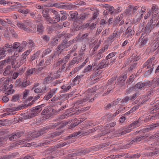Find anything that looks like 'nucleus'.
<instances>
[{
  "label": "nucleus",
  "instance_id": "f257e3e1",
  "mask_svg": "<svg viewBox=\"0 0 159 159\" xmlns=\"http://www.w3.org/2000/svg\"><path fill=\"white\" fill-rule=\"evenodd\" d=\"M44 104L39 105L33 107L30 110V113H28V111L25 113V115L21 118L22 120H25L31 118L38 116L42 110V107H44Z\"/></svg>",
  "mask_w": 159,
  "mask_h": 159
},
{
  "label": "nucleus",
  "instance_id": "f03ea898",
  "mask_svg": "<svg viewBox=\"0 0 159 159\" xmlns=\"http://www.w3.org/2000/svg\"><path fill=\"white\" fill-rule=\"evenodd\" d=\"M155 59V57H152L148 60L143 64V68L147 67V69L150 68L145 72V74L147 75L150 74L152 71L153 69L156 68V66L155 65L157 62L154 61Z\"/></svg>",
  "mask_w": 159,
  "mask_h": 159
},
{
  "label": "nucleus",
  "instance_id": "7ed1b4c3",
  "mask_svg": "<svg viewBox=\"0 0 159 159\" xmlns=\"http://www.w3.org/2000/svg\"><path fill=\"white\" fill-rule=\"evenodd\" d=\"M155 25V23H153V20L152 19L147 24L145 29L143 30V29L142 30L143 33L142 34L141 37H143V35H147L150 33L154 27V26Z\"/></svg>",
  "mask_w": 159,
  "mask_h": 159
},
{
  "label": "nucleus",
  "instance_id": "20e7f679",
  "mask_svg": "<svg viewBox=\"0 0 159 159\" xmlns=\"http://www.w3.org/2000/svg\"><path fill=\"white\" fill-rule=\"evenodd\" d=\"M53 111L50 107H46L42 111L41 114L42 115H45L46 119H48L53 115Z\"/></svg>",
  "mask_w": 159,
  "mask_h": 159
},
{
  "label": "nucleus",
  "instance_id": "39448f33",
  "mask_svg": "<svg viewBox=\"0 0 159 159\" xmlns=\"http://www.w3.org/2000/svg\"><path fill=\"white\" fill-rule=\"evenodd\" d=\"M17 26L19 28H20L21 29H23L25 31L28 32H30L32 33H35L36 31V28H35L33 30H31L28 27L25 25L23 23H17L16 24Z\"/></svg>",
  "mask_w": 159,
  "mask_h": 159
},
{
  "label": "nucleus",
  "instance_id": "423d86ee",
  "mask_svg": "<svg viewBox=\"0 0 159 159\" xmlns=\"http://www.w3.org/2000/svg\"><path fill=\"white\" fill-rule=\"evenodd\" d=\"M60 20V15L59 14L57 15H53L52 18L50 17L48 23L50 24L57 23Z\"/></svg>",
  "mask_w": 159,
  "mask_h": 159
},
{
  "label": "nucleus",
  "instance_id": "0eeeda50",
  "mask_svg": "<svg viewBox=\"0 0 159 159\" xmlns=\"http://www.w3.org/2000/svg\"><path fill=\"white\" fill-rule=\"evenodd\" d=\"M88 14L85 13H83L81 14L80 16H78V18L76 19H75L74 20V22L75 23L77 22L78 23H80L82 22V21L85 20L86 18H88Z\"/></svg>",
  "mask_w": 159,
  "mask_h": 159
},
{
  "label": "nucleus",
  "instance_id": "6e6552de",
  "mask_svg": "<svg viewBox=\"0 0 159 159\" xmlns=\"http://www.w3.org/2000/svg\"><path fill=\"white\" fill-rule=\"evenodd\" d=\"M127 78V74H125L122 77H120L117 80V85H119L120 87H122L124 86L125 84V82Z\"/></svg>",
  "mask_w": 159,
  "mask_h": 159
},
{
  "label": "nucleus",
  "instance_id": "1a4fd4ad",
  "mask_svg": "<svg viewBox=\"0 0 159 159\" xmlns=\"http://www.w3.org/2000/svg\"><path fill=\"white\" fill-rule=\"evenodd\" d=\"M146 35L145 34L143 35V37H141L139 39V42H140L139 45L140 48H141L148 41V38L146 37Z\"/></svg>",
  "mask_w": 159,
  "mask_h": 159
},
{
  "label": "nucleus",
  "instance_id": "9d476101",
  "mask_svg": "<svg viewBox=\"0 0 159 159\" xmlns=\"http://www.w3.org/2000/svg\"><path fill=\"white\" fill-rule=\"evenodd\" d=\"M107 60L106 59L105 60H103L101 62L99 63L97 65V68H96L97 70H98L107 67L108 66V63H107Z\"/></svg>",
  "mask_w": 159,
  "mask_h": 159
},
{
  "label": "nucleus",
  "instance_id": "9b49d317",
  "mask_svg": "<svg viewBox=\"0 0 159 159\" xmlns=\"http://www.w3.org/2000/svg\"><path fill=\"white\" fill-rule=\"evenodd\" d=\"M65 43V42H64L63 40L61 44L58 45L57 48L58 49L57 52H58L59 53H61L63 52L64 49L67 48Z\"/></svg>",
  "mask_w": 159,
  "mask_h": 159
},
{
  "label": "nucleus",
  "instance_id": "f8f14e48",
  "mask_svg": "<svg viewBox=\"0 0 159 159\" xmlns=\"http://www.w3.org/2000/svg\"><path fill=\"white\" fill-rule=\"evenodd\" d=\"M23 134V133L22 132H19L16 133H13L11 135V141L15 140L16 139L20 138L21 135Z\"/></svg>",
  "mask_w": 159,
  "mask_h": 159
},
{
  "label": "nucleus",
  "instance_id": "ddd939ff",
  "mask_svg": "<svg viewBox=\"0 0 159 159\" xmlns=\"http://www.w3.org/2000/svg\"><path fill=\"white\" fill-rule=\"evenodd\" d=\"M70 142H66L64 143H61L60 144H57L55 146L52 147L51 148V150H52L54 152L55 150H57V148H61L63 146H64L67 144H70Z\"/></svg>",
  "mask_w": 159,
  "mask_h": 159
},
{
  "label": "nucleus",
  "instance_id": "4468645a",
  "mask_svg": "<svg viewBox=\"0 0 159 159\" xmlns=\"http://www.w3.org/2000/svg\"><path fill=\"white\" fill-rule=\"evenodd\" d=\"M141 118H139L137 120L133 122L131 124H130L129 125V127L133 126V128H134L140 126L141 124Z\"/></svg>",
  "mask_w": 159,
  "mask_h": 159
},
{
  "label": "nucleus",
  "instance_id": "2eb2a0df",
  "mask_svg": "<svg viewBox=\"0 0 159 159\" xmlns=\"http://www.w3.org/2000/svg\"><path fill=\"white\" fill-rule=\"evenodd\" d=\"M156 125V124H154L153 125L146 126L145 128L142 129L141 131L144 133L148 132L156 128L157 127V126Z\"/></svg>",
  "mask_w": 159,
  "mask_h": 159
},
{
  "label": "nucleus",
  "instance_id": "dca6fc26",
  "mask_svg": "<svg viewBox=\"0 0 159 159\" xmlns=\"http://www.w3.org/2000/svg\"><path fill=\"white\" fill-rule=\"evenodd\" d=\"M49 11L48 9H45L43 10L42 11L43 16L46 20V21L48 22L50 18Z\"/></svg>",
  "mask_w": 159,
  "mask_h": 159
},
{
  "label": "nucleus",
  "instance_id": "f3484780",
  "mask_svg": "<svg viewBox=\"0 0 159 159\" xmlns=\"http://www.w3.org/2000/svg\"><path fill=\"white\" fill-rule=\"evenodd\" d=\"M24 107L23 106H20L18 107H11V115H13L16 113V111L20 110Z\"/></svg>",
  "mask_w": 159,
  "mask_h": 159
},
{
  "label": "nucleus",
  "instance_id": "a211bd4d",
  "mask_svg": "<svg viewBox=\"0 0 159 159\" xmlns=\"http://www.w3.org/2000/svg\"><path fill=\"white\" fill-rule=\"evenodd\" d=\"M37 31L39 34H43L44 27L42 24L40 23L37 25Z\"/></svg>",
  "mask_w": 159,
  "mask_h": 159
},
{
  "label": "nucleus",
  "instance_id": "6ab92c4d",
  "mask_svg": "<svg viewBox=\"0 0 159 159\" xmlns=\"http://www.w3.org/2000/svg\"><path fill=\"white\" fill-rule=\"evenodd\" d=\"M47 152L49 153V154L47 157V159H52L55 157V156H54L55 152L51 150V149L48 150Z\"/></svg>",
  "mask_w": 159,
  "mask_h": 159
},
{
  "label": "nucleus",
  "instance_id": "aec40b11",
  "mask_svg": "<svg viewBox=\"0 0 159 159\" xmlns=\"http://www.w3.org/2000/svg\"><path fill=\"white\" fill-rule=\"evenodd\" d=\"M134 31L131 30L130 27H129L125 32V35H127V37L128 38L130 36H131L133 34H134Z\"/></svg>",
  "mask_w": 159,
  "mask_h": 159
},
{
  "label": "nucleus",
  "instance_id": "412c9836",
  "mask_svg": "<svg viewBox=\"0 0 159 159\" xmlns=\"http://www.w3.org/2000/svg\"><path fill=\"white\" fill-rule=\"evenodd\" d=\"M77 60L78 59L76 57L74 58L73 60L69 63V66L66 68V70L68 69L69 70L71 67L73 65L77 62V63H78V61H77Z\"/></svg>",
  "mask_w": 159,
  "mask_h": 159
},
{
  "label": "nucleus",
  "instance_id": "4be33fe9",
  "mask_svg": "<svg viewBox=\"0 0 159 159\" xmlns=\"http://www.w3.org/2000/svg\"><path fill=\"white\" fill-rule=\"evenodd\" d=\"M143 87H144V85H143V83L142 82H140L137 83L135 86H133L135 90L137 89H142Z\"/></svg>",
  "mask_w": 159,
  "mask_h": 159
},
{
  "label": "nucleus",
  "instance_id": "5701e85b",
  "mask_svg": "<svg viewBox=\"0 0 159 159\" xmlns=\"http://www.w3.org/2000/svg\"><path fill=\"white\" fill-rule=\"evenodd\" d=\"M43 135V133H41L40 131L35 132L31 133L30 136L32 138H35L38 137Z\"/></svg>",
  "mask_w": 159,
  "mask_h": 159
},
{
  "label": "nucleus",
  "instance_id": "b1692460",
  "mask_svg": "<svg viewBox=\"0 0 159 159\" xmlns=\"http://www.w3.org/2000/svg\"><path fill=\"white\" fill-rule=\"evenodd\" d=\"M52 128V126H51V125H49L42 128L39 131L41 133H43V135L46 132V131Z\"/></svg>",
  "mask_w": 159,
  "mask_h": 159
},
{
  "label": "nucleus",
  "instance_id": "393cba45",
  "mask_svg": "<svg viewBox=\"0 0 159 159\" xmlns=\"http://www.w3.org/2000/svg\"><path fill=\"white\" fill-rule=\"evenodd\" d=\"M133 8V6L131 5H129L128 7V9L125 11V14L128 16L130 15L131 14V12Z\"/></svg>",
  "mask_w": 159,
  "mask_h": 159
},
{
  "label": "nucleus",
  "instance_id": "a878e982",
  "mask_svg": "<svg viewBox=\"0 0 159 159\" xmlns=\"http://www.w3.org/2000/svg\"><path fill=\"white\" fill-rule=\"evenodd\" d=\"M58 50H57L53 54L51 55L50 56V60H52L53 59L57 58V57H58L59 55L61 53L57 52Z\"/></svg>",
  "mask_w": 159,
  "mask_h": 159
},
{
  "label": "nucleus",
  "instance_id": "bb28decb",
  "mask_svg": "<svg viewBox=\"0 0 159 159\" xmlns=\"http://www.w3.org/2000/svg\"><path fill=\"white\" fill-rule=\"evenodd\" d=\"M63 41L64 42H65V43L67 48L73 44L75 41L74 39H72L69 41H68L67 39H64Z\"/></svg>",
  "mask_w": 159,
  "mask_h": 159
},
{
  "label": "nucleus",
  "instance_id": "cd10ccee",
  "mask_svg": "<svg viewBox=\"0 0 159 159\" xmlns=\"http://www.w3.org/2000/svg\"><path fill=\"white\" fill-rule=\"evenodd\" d=\"M34 72H36V69L35 68H32L30 69H28L26 71L27 75L30 76Z\"/></svg>",
  "mask_w": 159,
  "mask_h": 159
},
{
  "label": "nucleus",
  "instance_id": "c85d7f7f",
  "mask_svg": "<svg viewBox=\"0 0 159 159\" xmlns=\"http://www.w3.org/2000/svg\"><path fill=\"white\" fill-rule=\"evenodd\" d=\"M10 80L8 78L4 82V89L5 90H7L10 88V85H9Z\"/></svg>",
  "mask_w": 159,
  "mask_h": 159
},
{
  "label": "nucleus",
  "instance_id": "c756f323",
  "mask_svg": "<svg viewBox=\"0 0 159 159\" xmlns=\"http://www.w3.org/2000/svg\"><path fill=\"white\" fill-rule=\"evenodd\" d=\"M40 52L38 51L35 53L33 55L31 56V61H33L35 59L38 58Z\"/></svg>",
  "mask_w": 159,
  "mask_h": 159
},
{
  "label": "nucleus",
  "instance_id": "7c9ffc66",
  "mask_svg": "<svg viewBox=\"0 0 159 159\" xmlns=\"http://www.w3.org/2000/svg\"><path fill=\"white\" fill-rule=\"evenodd\" d=\"M20 45V43L18 42H15L13 45H11V52L12 48L13 49H16Z\"/></svg>",
  "mask_w": 159,
  "mask_h": 159
},
{
  "label": "nucleus",
  "instance_id": "2f4dec72",
  "mask_svg": "<svg viewBox=\"0 0 159 159\" xmlns=\"http://www.w3.org/2000/svg\"><path fill=\"white\" fill-rule=\"evenodd\" d=\"M17 56H15L14 57V56H13V57L12 56H11V61L12 60L11 62V65H12V67L13 68H15L16 67V66L15 65H14L16 63H17L16 62V61L15 60Z\"/></svg>",
  "mask_w": 159,
  "mask_h": 159
},
{
  "label": "nucleus",
  "instance_id": "473e14b6",
  "mask_svg": "<svg viewBox=\"0 0 159 159\" xmlns=\"http://www.w3.org/2000/svg\"><path fill=\"white\" fill-rule=\"evenodd\" d=\"M152 84H155V86H158L159 85V78L158 77H156L154 78L152 82Z\"/></svg>",
  "mask_w": 159,
  "mask_h": 159
},
{
  "label": "nucleus",
  "instance_id": "72a5a7b5",
  "mask_svg": "<svg viewBox=\"0 0 159 159\" xmlns=\"http://www.w3.org/2000/svg\"><path fill=\"white\" fill-rule=\"evenodd\" d=\"M41 38L43 41L46 43L48 42L50 40V37L48 35H43L41 37Z\"/></svg>",
  "mask_w": 159,
  "mask_h": 159
},
{
  "label": "nucleus",
  "instance_id": "f704fd0d",
  "mask_svg": "<svg viewBox=\"0 0 159 159\" xmlns=\"http://www.w3.org/2000/svg\"><path fill=\"white\" fill-rule=\"evenodd\" d=\"M59 39L57 37L54 38L51 41L50 44L51 46H53L57 44Z\"/></svg>",
  "mask_w": 159,
  "mask_h": 159
},
{
  "label": "nucleus",
  "instance_id": "c9c22d12",
  "mask_svg": "<svg viewBox=\"0 0 159 159\" xmlns=\"http://www.w3.org/2000/svg\"><path fill=\"white\" fill-rule=\"evenodd\" d=\"M61 89H63L64 92H65L71 88V86L70 85H63L61 87Z\"/></svg>",
  "mask_w": 159,
  "mask_h": 159
},
{
  "label": "nucleus",
  "instance_id": "e433bc0d",
  "mask_svg": "<svg viewBox=\"0 0 159 159\" xmlns=\"http://www.w3.org/2000/svg\"><path fill=\"white\" fill-rule=\"evenodd\" d=\"M116 77H113L111 79H110L108 80V85L112 84L114 83V85L115 86V85L116 84V83L115 82H114V81L116 80Z\"/></svg>",
  "mask_w": 159,
  "mask_h": 159
},
{
  "label": "nucleus",
  "instance_id": "4c0bfd02",
  "mask_svg": "<svg viewBox=\"0 0 159 159\" xmlns=\"http://www.w3.org/2000/svg\"><path fill=\"white\" fill-rule=\"evenodd\" d=\"M31 51L30 50H27L25 52H24L21 56V57L24 59H26V57L27 56H28L31 52Z\"/></svg>",
  "mask_w": 159,
  "mask_h": 159
},
{
  "label": "nucleus",
  "instance_id": "58836bf2",
  "mask_svg": "<svg viewBox=\"0 0 159 159\" xmlns=\"http://www.w3.org/2000/svg\"><path fill=\"white\" fill-rule=\"evenodd\" d=\"M30 82L29 81H27L26 80H24L22 82V85H21V87H25L30 84Z\"/></svg>",
  "mask_w": 159,
  "mask_h": 159
},
{
  "label": "nucleus",
  "instance_id": "ea45409f",
  "mask_svg": "<svg viewBox=\"0 0 159 159\" xmlns=\"http://www.w3.org/2000/svg\"><path fill=\"white\" fill-rule=\"evenodd\" d=\"M81 134V132H80V131H79V132H75L74 133L71 134L69 136H68L67 137L68 138V139H70L72 137L76 136L77 135Z\"/></svg>",
  "mask_w": 159,
  "mask_h": 159
},
{
  "label": "nucleus",
  "instance_id": "a19ab883",
  "mask_svg": "<svg viewBox=\"0 0 159 159\" xmlns=\"http://www.w3.org/2000/svg\"><path fill=\"white\" fill-rule=\"evenodd\" d=\"M78 14L77 12L75 11L74 13L70 14V15L71 16V18L72 20L74 19L75 20V19H76L77 18H78Z\"/></svg>",
  "mask_w": 159,
  "mask_h": 159
},
{
  "label": "nucleus",
  "instance_id": "79ce46f5",
  "mask_svg": "<svg viewBox=\"0 0 159 159\" xmlns=\"http://www.w3.org/2000/svg\"><path fill=\"white\" fill-rule=\"evenodd\" d=\"M7 53L4 51H3L1 48H0V60L3 57H5Z\"/></svg>",
  "mask_w": 159,
  "mask_h": 159
},
{
  "label": "nucleus",
  "instance_id": "37998d69",
  "mask_svg": "<svg viewBox=\"0 0 159 159\" xmlns=\"http://www.w3.org/2000/svg\"><path fill=\"white\" fill-rule=\"evenodd\" d=\"M109 144V143L107 144H102V145H99L98 146L96 147L95 148H96L95 149H98V150H100L102 149L103 148H104L105 147H107L108 145Z\"/></svg>",
  "mask_w": 159,
  "mask_h": 159
},
{
  "label": "nucleus",
  "instance_id": "c03bdc74",
  "mask_svg": "<svg viewBox=\"0 0 159 159\" xmlns=\"http://www.w3.org/2000/svg\"><path fill=\"white\" fill-rule=\"evenodd\" d=\"M52 141V140L51 139L47 140L44 141L42 143H40V144L39 145H40L41 146H44L45 145L49 144Z\"/></svg>",
  "mask_w": 159,
  "mask_h": 159
},
{
  "label": "nucleus",
  "instance_id": "a18cd8bd",
  "mask_svg": "<svg viewBox=\"0 0 159 159\" xmlns=\"http://www.w3.org/2000/svg\"><path fill=\"white\" fill-rule=\"evenodd\" d=\"M30 90L28 89H25L23 93V98L25 99L27 98L28 95Z\"/></svg>",
  "mask_w": 159,
  "mask_h": 159
},
{
  "label": "nucleus",
  "instance_id": "49530a36",
  "mask_svg": "<svg viewBox=\"0 0 159 159\" xmlns=\"http://www.w3.org/2000/svg\"><path fill=\"white\" fill-rule=\"evenodd\" d=\"M144 137V136H141L140 137H137L136 138H135V139H133V140H132V143H133V142H139L141 141L142 140V139H143V138Z\"/></svg>",
  "mask_w": 159,
  "mask_h": 159
},
{
  "label": "nucleus",
  "instance_id": "de8ad7c7",
  "mask_svg": "<svg viewBox=\"0 0 159 159\" xmlns=\"http://www.w3.org/2000/svg\"><path fill=\"white\" fill-rule=\"evenodd\" d=\"M140 94V92H138L134 94L130 98L131 100H135L137 97H138Z\"/></svg>",
  "mask_w": 159,
  "mask_h": 159
},
{
  "label": "nucleus",
  "instance_id": "09e8293b",
  "mask_svg": "<svg viewBox=\"0 0 159 159\" xmlns=\"http://www.w3.org/2000/svg\"><path fill=\"white\" fill-rule=\"evenodd\" d=\"M11 34L14 38H16L18 37V35L14 30H11Z\"/></svg>",
  "mask_w": 159,
  "mask_h": 159
},
{
  "label": "nucleus",
  "instance_id": "8fccbe9b",
  "mask_svg": "<svg viewBox=\"0 0 159 159\" xmlns=\"http://www.w3.org/2000/svg\"><path fill=\"white\" fill-rule=\"evenodd\" d=\"M10 68V66H8L6 68V70L3 73V75H6L10 74V70L9 69Z\"/></svg>",
  "mask_w": 159,
  "mask_h": 159
},
{
  "label": "nucleus",
  "instance_id": "3c124183",
  "mask_svg": "<svg viewBox=\"0 0 159 159\" xmlns=\"http://www.w3.org/2000/svg\"><path fill=\"white\" fill-rule=\"evenodd\" d=\"M61 17L60 16V20H64L67 19V16H68L67 14L66 13L64 14L61 13Z\"/></svg>",
  "mask_w": 159,
  "mask_h": 159
},
{
  "label": "nucleus",
  "instance_id": "603ef678",
  "mask_svg": "<svg viewBox=\"0 0 159 159\" xmlns=\"http://www.w3.org/2000/svg\"><path fill=\"white\" fill-rule=\"evenodd\" d=\"M67 61L66 60L61 59L60 61H58L57 62V64L58 66H60V65L62 64H66Z\"/></svg>",
  "mask_w": 159,
  "mask_h": 159
},
{
  "label": "nucleus",
  "instance_id": "864d4df0",
  "mask_svg": "<svg viewBox=\"0 0 159 159\" xmlns=\"http://www.w3.org/2000/svg\"><path fill=\"white\" fill-rule=\"evenodd\" d=\"M116 53L115 52H112V53H110L106 57V59L108 60V59L111 58V57H113L114 56H115Z\"/></svg>",
  "mask_w": 159,
  "mask_h": 159
},
{
  "label": "nucleus",
  "instance_id": "5fc2aeb1",
  "mask_svg": "<svg viewBox=\"0 0 159 159\" xmlns=\"http://www.w3.org/2000/svg\"><path fill=\"white\" fill-rule=\"evenodd\" d=\"M21 143V142L20 141H17L15 142L14 143H13L11 145V148H14L17 145L20 144Z\"/></svg>",
  "mask_w": 159,
  "mask_h": 159
},
{
  "label": "nucleus",
  "instance_id": "6e6d98bb",
  "mask_svg": "<svg viewBox=\"0 0 159 159\" xmlns=\"http://www.w3.org/2000/svg\"><path fill=\"white\" fill-rule=\"evenodd\" d=\"M34 92L36 93H43L44 91L43 89H42L38 87L34 89Z\"/></svg>",
  "mask_w": 159,
  "mask_h": 159
},
{
  "label": "nucleus",
  "instance_id": "4d7b16f0",
  "mask_svg": "<svg viewBox=\"0 0 159 159\" xmlns=\"http://www.w3.org/2000/svg\"><path fill=\"white\" fill-rule=\"evenodd\" d=\"M19 98V95L18 94H16L13 95L11 99V101L13 102H15L17 100H18Z\"/></svg>",
  "mask_w": 159,
  "mask_h": 159
},
{
  "label": "nucleus",
  "instance_id": "13d9d810",
  "mask_svg": "<svg viewBox=\"0 0 159 159\" xmlns=\"http://www.w3.org/2000/svg\"><path fill=\"white\" fill-rule=\"evenodd\" d=\"M134 77H133L132 75L130 76L129 79L127 80L126 83L128 85L131 84V83L134 80L133 78Z\"/></svg>",
  "mask_w": 159,
  "mask_h": 159
},
{
  "label": "nucleus",
  "instance_id": "bf43d9fd",
  "mask_svg": "<svg viewBox=\"0 0 159 159\" xmlns=\"http://www.w3.org/2000/svg\"><path fill=\"white\" fill-rule=\"evenodd\" d=\"M92 69L91 65H89L84 69V73H85L88 72L89 71H91Z\"/></svg>",
  "mask_w": 159,
  "mask_h": 159
},
{
  "label": "nucleus",
  "instance_id": "052dcab7",
  "mask_svg": "<svg viewBox=\"0 0 159 159\" xmlns=\"http://www.w3.org/2000/svg\"><path fill=\"white\" fill-rule=\"evenodd\" d=\"M153 94V91L152 90L149 91L147 93V98H150L152 96Z\"/></svg>",
  "mask_w": 159,
  "mask_h": 159
},
{
  "label": "nucleus",
  "instance_id": "680f3d73",
  "mask_svg": "<svg viewBox=\"0 0 159 159\" xmlns=\"http://www.w3.org/2000/svg\"><path fill=\"white\" fill-rule=\"evenodd\" d=\"M62 133V132H58L56 131L54 132L52 134V137H54L55 136H58L61 135V133Z\"/></svg>",
  "mask_w": 159,
  "mask_h": 159
},
{
  "label": "nucleus",
  "instance_id": "e2e57ef3",
  "mask_svg": "<svg viewBox=\"0 0 159 159\" xmlns=\"http://www.w3.org/2000/svg\"><path fill=\"white\" fill-rule=\"evenodd\" d=\"M158 9L157 6L156 5H154L152 8L151 11L153 13H154L155 12H157Z\"/></svg>",
  "mask_w": 159,
  "mask_h": 159
},
{
  "label": "nucleus",
  "instance_id": "0e129e2a",
  "mask_svg": "<svg viewBox=\"0 0 159 159\" xmlns=\"http://www.w3.org/2000/svg\"><path fill=\"white\" fill-rule=\"evenodd\" d=\"M133 143L132 141L130 142L129 143L126 144L122 146L121 148L122 149H127L129 148V145L130 144H132Z\"/></svg>",
  "mask_w": 159,
  "mask_h": 159
},
{
  "label": "nucleus",
  "instance_id": "69168bd1",
  "mask_svg": "<svg viewBox=\"0 0 159 159\" xmlns=\"http://www.w3.org/2000/svg\"><path fill=\"white\" fill-rule=\"evenodd\" d=\"M53 96L50 93H49L47 95H45L43 98V99L45 100H48Z\"/></svg>",
  "mask_w": 159,
  "mask_h": 159
},
{
  "label": "nucleus",
  "instance_id": "338daca9",
  "mask_svg": "<svg viewBox=\"0 0 159 159\" xmlns=\"http://www.w3.org/2000/svg\"><path fill=\"white\" fill-rule=\"evenodd\" d=\"M129 100V98L128 96L125 97L124 98L122 99V100L121 102V103L122 104L124 102H127Z\"/></svg>",
  "mask_w": 159,
  "mask_h": 159
},
{
  "label": "nucleus",
  "instance_id": "774afa93",
  "mask_svg": "<svg viewBox=\"0 0 159 159\" xmlns=\"http://www.w3.org/2000/svg\"><path fill=\"white\" fill-rule=\"evenodd\" d=\"M122 18L120 16V17H117L115 20L114 23L115 24H117L122 19Z\"/></svg>",
  "mask_w": 159,
  "mask_h": 159
}]
</instances>
